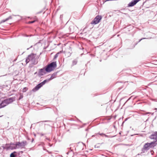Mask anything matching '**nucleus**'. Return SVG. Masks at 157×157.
<instances>
[{
	"label": "nucleus",
	"mask_w": 157,
	"mask_h": 157,
	"mask_svg": "<svg viewBox=\"0 0 157 157\" xmlns=\"http://www.w3.org/2000/svg\"><path fill=\"white\" fill-rule=\"evenodd\" d=\"M37 21V18H36V20H34V21H29L28 22V23H29V24L33 23L34 22H35V21Z\"/></svg>",
	"instance_id": "14"
},
{
	"label": "nucleus",
	"mask_w": 157,
	"mask_h": 157,
	"mask_svg": "<svg viewBox=\"0 0 157 157\" xmlns=\"http://www.w3.org/2000/svg\"><path fill=\"white\" fill-rule=\"evenodd\" d=\"M28 90V88L27 87H24L22 90V92H25Z\"/></svg>",
	"instance_id": "15"
},
{
	"label": "nucleus",
	"mask_w": 157,
	"mask_h": 157,
	"mask_svg": "<svg viewBox=\"0 0 157 157\" xmlns=\"http://www.w3.org/2000/svg\"><path fill=\"white\" fill-rule=\"evenodd\" d=\"M35 56L33 54H31L26 59L25 62L26 63H27L30 61H33L35 59Z\"/></svg>",
	"instance_id": "4"
},
{
	"label": "nucleus",
	"mask_w": 157,
	"mask_h": 157,
	"mask_svg": "<svg viewBox=\"0 0 157 157\" xmlns=\"http://www.w3.org/2000/svg\"><path fill=\"white\" fill-rule=\"evenodd\" d=\"M150 138L151 139H155V141L154 142H155V143H156L157 142V138L154 135V134H152L151 135V136L150 137Z\"/></svg>",
	"instance_id": "12"
},
{
	"label": "nucleus",
	"mask_w": 157,
	"mask_h": 157,
	"mask_svg": "<svg viewBox=\"0 0 157 157\" xmlns=\"http://www.w3.org/2000/svg\"><path fill=\"white\" fill-rule=\"evenodd\" d=\"M122 88V87H121V88H118V90H120L121 88Z\"/></svg>",
	"instance_id": "18"
},
{
	"label": "nucleus",
	"mask_w": 157,
	"mask_h": 157,
	"mask_svg": "<svg viewBox=\"0 0 157 157\" xmlns=\"http://www.w3.org/2000/svg\"><path fill=\"white\" fill-rule=\"evenodd\" d=\"M56 75L55 74H52L51 75V77L49 79H46L44 80V82H47L50 81V80L54 78H56Z\"/></svg>",
	"instance_id": "9"
},
{
	"label": "nucleus",
	"mask_w": 157,
	"mask_h": 157,
	"mask_svg": "<svg viewBox=\"0 0 157 157\" xmlns=\"http://www.w3.org/2000/svg\"><path fill=\"white\" fill-rule=\"evenodd\" d=\"M56 67V62H54L48 65L45 68V70L46 72H50L54 70Z\"/></svg>",
	"instance_id": "1"
},
{
	"label": "nucleus",
	"mask_w": 157,
	"mask_h": 157,
	"mask_svg": "<svg viewBox=\"0 0 157 157\" xmlns=\"http://www.w3.org/2000/svg\"><path fill=\"white\" fill-rule=\"evenodd\" d=\"M102 17L100 15H98L96 16L94 20L91 22V24L93 25H96L101 20Z\"/></svg>",
	"instance_id": "3"
},
{
	"label": "nucleus",
	"mask_w": 157,
	"mask_h": 157,
	"mask_svg": "<svg viewBox=\"0 0 157 157\" xmlns=\"http://www.w3.org/2000/svg\"><path fill=\"white\" fill-rule=\"evenodd\" d=\"M45 68H44L40 69L39 71V74L41 75H43L46 73L45 72Z\"/></svg>",
	"instance_id": "11"
},
{
	"label": "nucleus",
	"mask_w": 157,
	"mask_h": 157,
	"mask_svg": "<svg viewBox=\"0 0 157 157\" xmlns=\"http://www.w3.org/2000/svg\"><path fill=\"white\" fill-rule=\"evenodd\" d=\"M7 104H6V101L5 100L3 101L0 104V108H3L6 105H7Z\"/></svg>",
	"instance_id": "10"
},
{
	"label": "nucleus",
	"mask_w": 157,
	"mask_h": 157,
	"mask_svg": "<svg viewBox=\"0 0 157 157\" xmlns=\"http://www.w3.org/2000/svg\"><path fill=\"white\" fill-rule=\"evenodd\" d=\"M142 39H140V41Z\"/></svg>",
	"instance_id": "19"
},
{
	"label": "nucleus",
	"mask_w": 157,
	"mask_h": 157,
	"mask_svg": "<svg viewBox=\"0 0 157 157\" xmlns=\"http://www.w3.org/2000/svg\"><path fill=\"white\" fill-rule=\"evenodd\" d=\"M154 135L157 138V132H155L154 133Z\"/></svg>",
	"instance_id": "16"
},
{
	"label": "nucleus",
	"mask_w": 157,
	"mask_h": 157,
	"mask_svg": "<svg viewBox=\"0 0 157 157\" xmlns=\"http://www.w3.org/2000/svg\"><path fill=\"white\" fill-rule=\"evenodd\" d=\"M46 82L44 80L43 82L37 85L34 88L33 90V91H36L38 90L40 87H41L44 85Z\"/></svg>",
	"instance_id": "5"
},
{
	"label": "nucleus",
	"mask_w": 157,
	"mask_h": 157,
	"mask_svg": "<svg viewBox=\"0 0 157 157\" xmlns=\"http://www.w3.org/2000/svg\"><path fill=\"white\" fill-rule=\"evenodd\" d=\"M9 19V18H7L6 19L5 21H4L3 22H5V21L8 20Z\"/></svg>",
	"instance_id": "17"
},
{
	"label": "nucleus",
	"mask_w": 157,
	"mask_h": 157,
	"mask_svg": "<svg viewBox=\"0 0 157 157\" xmlns=\"http://www.w3.org/2000/svg\"><path fill=\"white\" fill-rule=\"evenodd\" d=\"M16 153V152L14 151L13 153H12L10 155V157H15V154Z\"/></svg>",
	"instance_id": "13"
},
{
	"label": "nucleus",
	"mask_w": 157,
	"mask_h": 157,
	"mask_svg": "<svg viewBox=\"0 0 157 157\" xmlns=\"http://www.w3.org/2000/svg\"><path fill=\"white\" fill-rule=\"evenodd\" d=\"M7 147L8 148L11 150L16 149L18 148V147H17L16 144H14L13 143H11L10 145L7 146Z\"/></svg>",
	"instance_id": "7"
},
{
	"label": "nucleus",
	"mask_w": 157,
	"mask_h": 157,
	"mask_svg": "<svg viewBox=\"0 0 157 157\" xmlns=\"http://www.w3.org/2000/svg\"><path fill=\"white\" fill-rule=\"evenodd\" d=\"M157 144V143H156L155 142H152L150 143H147L144 145L143 149L144 150H147L150 148L155 147Z\"/></svg>",
	"instance_id": "2"
},
{
	"label": "nucleus",
	"mask_w": 157,
	"mask_h": 157,
	"mask_svg": "<svg viewBox=\"0 0 157 157\" xmlns=\"http://www.w3.org/2000/svg\"><path fill=\"white\" fill-rule=\"evenodd\" d=\"M26 144V142L23 141L21 142H18L16 144L17 147H23Z\"/></svg>",
	"instance_id": "6"
},
{
	"label": "nucleus",
	"mask_w": 157,
	"mask_h": 157,
	"mask_svg": "<svg viewBox=\"0 0 157 157\" xmlns=\"http://www.w3.org/2000/svg\"><path fill=\"white\" fill-rule=\"evenodd\" d=\"M5 101L6 104H7V105H8L10 103H11L12 102H13L14 100V99L13 98H8L5 99Z\"/></svg>",
	"instance_id": "8"
}]
</instances>
